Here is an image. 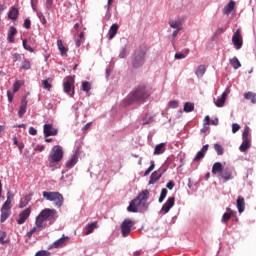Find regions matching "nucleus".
Listing matches in <instances>:
<instances>
[{
	"label": "nucleus",
	"mask_w": 256,
	"mask_h": 256,
	"mask_svg": "<svg viewBox=\"0 0 256 256\" xmlns=\"http://www.w3.org/2000/svg\"><path fill=\"white\" fill-rule=\"evenodd\" d=\"M44 228H45L44 225H41V224L39 225L38 221L36 220L35 227L27 233V237L31 238L34 233L40 232Z\"/></svg>",
	"instance_id": "a211bd4d"
},
{
	"label": "nucleus",
	"mask_w": 256,
	"mask_h": 256,
	"mask_svg": "<svg viewBox=\"0 0 256 256\" xmlns=\"http://www.w3.org/2000/svg\"><path fill=\"white\" fill-rule=\"evenodd\" d=\"M97 228V223L95 222V223H92V224H88L87 226H86V235H90L91 233H93V231H94V229H96Z\"/></svg>",
	"instance_id": "4c0bfd02"
},
{
	"label": "nucleus",
	"mask_w": 256,
	"mask_h": 256,
	"mask_svg": "<svg viewBox=\"0 0 256 256\" xmlns=\"http://www.w3.org/2000/svg\"><path fill=\"white\" fill-rule=\"evenodd\" d=\"M214 150L218 156H222L224 154V147L219 143L214 144Z\"/></svg>",
	"instance_id": "c9c22d12"
},
{
	"label": "nucleus",
	"mask_w": 256,
	"mask_h": 256,
	"mask_svg": "<svg viewBox=\"0 0 256 256\" xmlns=\"http://www.w3.org/2000/svg\"><path fill=\"white\" fill-rule=\"evenodd\" d=\"M150 164H151V166L149 167V169L146 172H144L145 177L148 176L155 168L154 160H151Z\"/></svg>",
	"instance_id": "49530a36"
},
{
	"label": "nucleus",
	"mask_w": 256,
	"mask_h": 256,
	"mask_svg": "<svg viewBox=\"0 0 256 256\" xmlns=\"http://www.w3.org/2000/svg\"><path fill=\"white\" fill-rule=\"evenodd\" d=\"M22 86V82L20 80H16L15 83L13 84V92L17 93Z\"/></svg>",
	"instance_id": "a19ab883"
},
{
	"label": "nucleus",
	"mask_w": 256,
	"mask_h": 256,
	"mask_svg": "<svg viewBox=\"0 0 256 256\" xmlns=\"http://www.w3.org/2000/svg\"><path fill=\"white\" fill-rule=\"evenodd\" d=\"M175 59L176 60L185 59V54H183V53H176L175 54Z\"/></svg>",
	"instance_id": "bf43d9fd"
},
{
	"label": "nucleus",
	"mask_w": 256,
	"mask_h": 256,
	"mask_svg": "<svg viewBox=\"0 0 256 256\" xmlns=\"http://www.w3.org/2000/svg\"><path fill=\"white\" fill-rule=\"evenodd\" d=\"M77 162H78V156H77V154H74L73 156H71L70 160H68V162H66V167L68 169H71L76 165Z\"/></svg>",
	"instance_id": "bb28decb"
},
{
	"label": "nucleus",
	"mask_w": 256,
	"mask_h": 256,
	"mask_svg": "<svg viewBox=\"0 0 256 256\" xmlns=\"http://www.w3.org/2000/svg\"><path fill=\"white\" fill-rule=\"evenodd\" d=\"M174 203H175L174 196L168 198L167 202L163 205L161 209V213L167 214L171 210V208L174 206Z\"/></svg>",
	"instance_id": "f8f14e48"
},
{
	"label": "nucleus",
	"mask_w": 256,
	"mask_h": 256,
	"mask_svg": "<svg viewBox=\"0 0 256 256\" xmlns=\"http://www.w3.org/2000/svg\"><path fill=\"white\" fill-rule=\"evenodd\" d=\"M169 25L172 29L181 31L182 30V21L180 19L169 20Z\"/></svg>",
	"instance_id": "dca6fc26"
},
{
	"label": "nucleus",
	"mask_w": 256,
	"mask_h": 256,
	"mask_svg": "<svg viewBox=\"0 0 256 256\" xmlns=\"http://www.w3.org/2000/svg\"><path fill=\"white\" fill-rule=\"evenodd\" d=\"M21 69L28 71L31 69V62L28 59H24L21 63Z\"/></svg>",
	"instance_id": "f704fd0d"
},
{
	"label": "nucleus",
	"mask_w": 256,
	"mask_h": 256,
	"mask_svg": "<svg viewBox=\"0 0 256 256\" xmlns=\"http://www.w3.org/2000/svg\"><path fill=\"white\" fill-rule=\"evenodd\" d=\"M12 59H13V62H20L22 59L21 54L14 53Z\"/></svg>",
	"instance_id": "8fccbe9b"
},
{
	"label": "nucleus",
	"mask_w": 256,
	"mask_h": 256,
	"mask_svg": "<svg viewBox=\"0 0 256 256\" xmlns=\"http://www.w3.org/2000/svg\"><path fill=\"white\" fill-rule=\"evenodd\" d=\"M166 144L165 143H160V144H157L156 147H155V150H154V155H161L165 152L166 150Z\"/></svg>",
	"instance_id": "b1692460"
},
{
	"label": "nucleus",
	"mask_w": 256,
	"mask_h": 256,
	"mask_svg": "<svg viewBox=\"0 0 256 256\" xmlns=\"http://www.w3.org/2000/svg\"><path fill=\"white\" fill-rule=\"evenodd\" d=\"M27 104H28V101H27V97L26 96H23L22 97V100H21V107H27Z\"/></svg>",
	"instance_id": "6e6d98bb"
},
{
	"label": "nucleus",
	"mask_w": 256,
	"mask_h": 256,
	"mask_svg": "<svg viewBox=\"0 0 256 256\" xmlns=\"http://www.w3.org/2000/svg\"><path fill=\"white\" fill-rule=\"evenodd\" d=\"M236 215H237V212H231V214H228L227 212H225V214H223L222 216V223L224 224L228 223L231 217H236Z\"/></svg>",
	"instance_id": "2f4dec72"
},
{
	"label": "nucleus",
	"mask_w": 256,
	"mask_h": 256,
	"mask_svg": "<svg viewBox=\"0 0 256 256\" xmlns=\"http://www.w3.org/2000/svg\"><path fill=\"white\" fill-rule=\"evenodd\" d=\"M22 44H23V47H24L25 50L29 51L30 53H33L34 49L30 45L27 44L26 39H24L22 41Z\"/></svg>",
	"instance_id": "de8ad7c7"
},
{
	"label": "nucleus",
	"mask_w": 256,
	"mask_h": 256,
	"mask_svg": "<svg viewBox=\"0 0 256 256\" xmlns=\"http://www.w3.org/2000/svg\"><path fill=\"white\" fill-rule=\"evenodd\" d=\"M169 106H170V108H172V109L178 108V101H177V100H172V101H170V102H169Z\"/></svg>",
	"instance_id": "603ef678"
},
{
	"label": "nucleus",
	"mask_w": 256,
	"mask_h": 256,
	"mask_svg": "<svg viewBox=\"0 0 256 256\" xmlns=\"http://www.w3.org/2000/svg\"><path fill=\"white\" fill-rule=\"evenodd\" d=\"M150 192L149 190H143L138 194L137 198H134V200H131L127 211L130 213H137L138 207L143 206L146 207V201L149 199Z\"/></svg>",
	"instance_id": "7ed1b4c3"
},
{
	"label": "nucleus",
	"mask_w": 256,
	"mask_h": 256,
	"mask_svg": "<svg viewBox=\"0 0 256 256\" xmlns=\"http://www.w3.org/2000/svg\"><path fill=\"white\" fill-rule=\"evenodd\" d=\"M7 95H8L9 103H12V101H13V94L10 91H7Z\"/></svg>",
	"instance_id": "0e129e2a"
},
{
	"label": "nucleus",
	"mask_w": 256,
	"mask_h": 256,
	"mask_svg": "<svg viewBox=\"0 0 256 256\" xmlns=\"http://www.w3.org/2000/svg\"><path fill=\"white\" fill-rule=\"evenodd\" d=\"M230 64L233 66L235 70L239 69L241 67V63L237 57H233L230 60Z\"/></svg>",
	"instance_id": "72a5a7b5"
},
{
	"label": "nucleus",
	"mask_w": 256,
	"mask_h": 256,
	"mask_svg": "<svg viewBox=\"0 0 256 256\" xmlns=\"http://www.w3.org/2000/svg\"><path fill=\"white\" fill-rule=\"evenodd\" d=\"M133 226H134V223L130 219L124 220V222L121 225V231H122L123 237H127L130 234Z\"/></svg>",
	"instance_id": "1a4fd4ad"
},
{
	"label": "nucleus",
	"mask_w": 256,
	"mask_h": 256,
	"mask_svg": "<svg viewBox=\"0 0 256 256\" xmlns=\"http://www.w3.org/2000/svg\"><path fill=\"white\" fill-rule=\"evenodd\" d=\"M174 186H175V184H174V182H172V181L168 182V184H167V188H168L169 190H172V189L174 188Z\"/></svg>",
	"instance_id": "69168bd1"
},
{
	"label": "nucleus",
	"mask_w": 256,
	"mask_h": 256,
	"mask_svg": "<svg viewBox=\"0 0 256 256\" xmlns=\"http://www.w3.org/2000/svg\"><path fill=\"white\" fill-rule=\"evenodd\" d=\"M251 147V139H243V142L240 146L241 152H246Z\"/></svg>",
	"instance_id": "c85d7f7f"
},
{
	"label": "nucleus",
	"mask_w": 256,
	"mask_h": 256,
	"mask_svg": "<svg viewBox=\"0 0 256 256\" xmlns=\"http://www.w3.org/2000/svg\"><path fill=\"white\" fill-rule=\"evenodd\" d=\"M167 193H168V190H166V188H162L161 195H160V198H159V203H162L164 201V199L167 196Z\"/></svg>",
	"instance_id": "c03bdc74"
},
{
	"label": "nucleus",
	"mask_w": 256,
	"mask_h": 256,
	"mask_svg": "<svg viewBox=\"0 0 256 256\" xmlns=\"http://www.w3.org/2000/svg\"><path fill=\"white\" fill-rule=\"evenodd\" d=\"M237 208L240 214H242L245 211V198H243V196H238Z\"/></svg>",
	"instance_id": "f3484780"
},
{
	"label": "nucleus",
	"mask_w": 256,
	"mask_h": 256,
	"mask_svg": "<svg viewBox=\"0 0 256 256\" xmlns=\"http://www.w3.org/2000/svg\"><path fill=\"white\" fill-rule=\"evenodd\" d=\"M42 195L47 201L54 202V205L58 208L64 204V196L60 192H42Z\"/></svg>",
	"instance_id": "39448f33"
},
{
	"label": "nucleus",
	"mask_w": 256,
	"mask_h": 256,
	"mask_svg": "<svg viewBox=\"0 0 256 256\" xmlns=\"http://www.w3.org/2000/svg\"><path fill=\"white\" fill-rule=\"evenodd\" d=\"M235 5H236L235 1L231 0V1L229 2V4L225 6V8H224V14H225V15L231 14L232 11L235 9Z\"/></svg>",
	"instance_id": "a878e982"
},
{
	"label": "nucleus",
	"mask_w": 256,
	"mask_h": 256,
	"mask_svg": "<svg viewBox=\"0 0 256 256\" xmlns=\"http://www.w3.org/2000/svg\"><path fill=\"white\" fill-rule=\"evenodd\" d=\"M17 34V29L14 26H10L7 36L9 43H14V36Z\"/></svg>",
	"instance_id": "aec40b11"
},
{
	"label": "nucleus",
	"mask_w": 256,
	"mask_h": 256,
	"mask_svg": "<svg viewBox=\"0 0 256 256\" xmlns=\"http://www.w3.org/2000/svg\"><path fill=\"white\" fill-rule=\"evenodd\" d=\"M118 30H119L118 24H117V23H114V24L110 27V30H109V32H108V39H109V40H112V39L116 36Z\"/></svg>",
	"instance_id": "6ab92c4d"
},
{
	"label": "nucleus",
	"mask_w": 256,
	"mask_h": 256,
	"mask_svg": "<svg viewBox=\"0 0 256 256\" xmlns=\"http://www.w3.org/2000/svg\"><path fill=\"white\" fill-rule=\"evenodd\" d=\"M23 27L27 30H29L31 28V20L29 18H26L24 23H23Z\"/></svg>",
	"instance_id": "09e8293b"
},
{
	"label": "nucleus",
	"mask_w": 256,
	"mask_h": 256,
	"mask_svg": "<svg viewBox=\"0 0 256 256\" xmlns=\"http://www.w3.org/2000/svg\"><path fill=\"white\" fill-rule=\"evenodd\" d=\"M205 126H209V123H210V117H209V115H207L206 117H205Z\"/></svg>",
	"instance_id": "774afa93"
},
{
	"label": "nucleus",
	"mask_w": 256,
	"mask_h": 256,
	"mask_svg": "<svg viewBox=\"0 0 256 256\" xmlns=\"http://www.w3.org/2000/svg\"><path fill=\"white\" fill-rule=\"evenodd\" d=\"M205 72H206V67H205V65H200V66L197 68V70H196V75H197L198 77H203V75L205 74Z\"/></svg>",
	"instance_id": "ea45409f"
},
{
	"label": "nucleus",
	"mask_w": 256,
	"mask_h": 256,
	"mask_svg": "<svg viewBox=\"0 0 256 256\" xmlns=\"http://www.w3.org/2000/svg\"><path fill=\"white\" fill-rule=\"evenodd\" d=\"M5 237H6L5 232L0 231V244L1 245H4L7 243V241H4Z\"/></svg>",
	"instance_id": "3c124183"
},
{
	"label": "nucleus",
	"mask_w": 256,
	"mask_h": 256,
	"mask_svg": "<svg viewBox=\"0 0 256 256\" xmlns=\"http://www.w3.org/2000/svg\"><path fill=\"white\" fill-rule=\"evenodd\" d=\"M162 177V174H159L157 170L154 171L153 174H151L150 180H149V184L153 185L154 183H156L157 181H159V179Z\"/></svg>",
	"instance_id": "cd10ccee"
},
{
	"label": "nucleus",
	"mask_w": 256,
	"mask_h": 256,
	"mask_svg": "<svg viewBox=\"0 0 256 256\" xmlns=\"http://www.w3.org/2000/svg\"><path fill=\"white\" fill-rule=\"evenodd\" d=\"M30 200V196H23L20 200L19 208L23 209L24 207H26Z\"/></svg>",
	"instance_id": "473e14b6"
},
{
	"label": "nucleus",
	"mask_w": 256,
	"mask_h": 256,
	"mask_svg": "<svg viewBox=\"0 0 256 256\" xmlns=\"http://www.w3.org/2000/svg\"><path fill=\"white\" fill-rule=\"evenodd\" d=\"M240 130V125L238 123H233L232 125V131L233 133H237Z\"/></svg>",
	"instance_id": "864d4df0"
},
{
	"label": "nucleus",
	"mask_w": 256,
	"mask_h": 256,
	"mask_svg": "<svg viewBox=\"0 0 256 256\" xmlns=\"http://www.w3.org/2000/svg\"><path fill=\"white\" fill-rule=\"evenodd\" d=\"M29 134L32 136H36L37 135V130L34 127H29Z\"/></svg>",
	"instance_id": "13d9d810"
},
{
	"label": "nucleus",
	"mask_w": 256,
	"mask_h": 256,
	"mask_svg": "<svg viewBox=\"0 0 256 256\" xmlns=\"http://www.w3.org/2000/svg\"><path fill=\"white\" fill-rule=\"evenodd\" d=\"M43 131L46 138L50 136H56L58 133V130L54 128L52 124H44Z\"/></svg>",
	"instance_id": "9b49d317"
},
{
	"label": "nucleus",
	"mask_w": 256,
	"mask_h": 256,
	"mask_svg": "<svg viewBox=\"0 0 256 256\" xmlns=\"http://www.w3.org/2000/svg\"><path fill=\"white\" fill-rule=\"evenodd\" d=\"M209 148V144H206L203 146V148L198 151V153L196 154V157L194 158V162H199L201 159H203L208 151Z\"/></svg>",
	"instance_id": "2eb2a0df"
},
{
	"label": "nucleus",
	"mask_w": 256,
	"mask_h": 256,
	"mask_svg": "<svg viewBox=\"0 0 256 256\" xmlns=\"http://www.w3.org/2000/svg\"><path fill=\"white\" fill-rule=\"evenodd\" d=\"M74 83L75 80L72 76H67L64 78L63 81V90L66 94L70 95L71 97L74 96Z\"/></svg>",
	"instance_id": "0eeeda50"
},
{
	"label": "nucleus",
	"mask_w": 256,
	"mask_h": 256,
	"mask_svg": "<svg viewBox=\"0 0 256 256\" xmlns=\"http://www.w3.org/2000/svg\"><path fill=\"white\" fill-rule=\"evenodd\" d=\"M246 100H251L252 104H256V93L249 91L244 94Z\"/></svg>",
	"instance_id": "c756f323"
},
{
	"label": "nucleus",
	"mask_w": 256,
	"mask_h": 256,
	"mask_svg": "<svg viewBox=\"0 0 256 256\" xmlns=\"http://www.w3.org/2000/svg\"><path fill=\"white\" fill-rule=\"evenodd\" d=\"M50 253L47 251H39L35 254V256H49Z\"/></svg>",
	"instance_id": "4d7b16f0"
},
{
	"label": "nucleus",
	"mask_w": 256,
	"mask_h": 256,
	"mask_svg": "<svg viewBox=\"0 0 256 256\" xmlns=\"http://www.w3.org/2000/svg\"><path fill=\"white\" fill-rule=\"evenodd\" d=\"M18 15H19V11L16 7H11L9 12H8V18L10 20H17L18 18Z\"/></svg>",
	"instance_id": "412c9836"
},
{
	"label": "nucleus",
	"mask_w": 256,
	"mask_h": 256,
	"mask_svg": "<svg viewBox=\"0 0 256 256\" xmlns=\"http://www.w3.org/2000/svg\"><path fill=\"white\" fill-rule=\"evenodd\" d=\"M13 198H14L13 194H11V192H7V200L4 202L3 205L11 206Z\"/></svg>",
	"instance_id": "79ce46f5"
},
{
	"label": "nucleus",
	"mask_w": 256,
	"mask_h": 256,
	"mask_svg": "<svg viewBox=\"0 0 256 256\" xmlns=\"http://www.w3.org/2000/svg\"><path fill=\"white\" fill-rule=\"evenodd\" d=\"M11 208L12 206L3 204L1 208V216H0L1 223H4L9 218V216L11 215Z\"/></svg>",
	"instance_id": "9d476101"
},
{
	"label": "nucleus",
	"mask_w": 256,
	"mask_h": 256,
	"mask_svg": "<svg viewBox=\"0 0 256 256\" xmlns=\"http://www.w3.org/2000/svg\"><path fill=\"white\" fill-rule=\"evenodd\" d=\"M69 240L68 237H62L61 239L57 240L56 242L53 243V247L54 248H60L63 247L64 245H66L67 241Z\"/></svg>",
	"instance_id": "393cba45"
},
{
	"label": "nucleus",
	"mask_w": 256,
	"mask_h": 256,
	"mask_svg": "<svg viewBox=\"0 0 256 256\" xmlns=\"http://www.w3.org/2000/svg\"><path fill=\"white\" fill-rule=\"evenodd\" d=\"M44 149H45L44 145H37L36 148H35V150L38 151V152H42V151H44Z\"/></svg>",
	"instance_id": "e2e57ef3"
},
{
	"label": "nucleus",
	"mask_w": 256,
	"mask_h": 256,
	"mask_svg": "<svg viewBox=\"0 0 256 256\" xmlns=\"http://www.w3.org/2000/svg\"><path fill=\"white\" fill-rule=\"evenodd\" d=\"M126 55H127V53H126V48H123L122 51H121L120 54H119V57L123 59V58L126 57Z\"/></svg>",
	"instance_id": "680f3d73"
},
{
	"label": "nucleus",
	"mask_w": 256,
	"mask_h": 256,
	"mask_svg": "<svg viewBox=\"0 0 256 256\" xmlns=\"http://www.w3.org/2000/svg\"><path fill=\"white\" fill-rule=\"evenodd\" d=\"M194 111V104L191 102H186L184 105V112L190 113Z\"/></svg>",
	"instance_id": "58836bf2"
},
{
	"label": "nucleus",
	"mask_w": 256,
	"mask_h": 256,
	"mask_svg": "<svg viewBox=\"0 0 256 256\" xmlns=\"http://www.w3.org/2000/svg\"><path fill=\"white\" fill-rule=\"evenodd\" d=\"M232 42L236 50H240L243 47V37L240 28L233 34Z\"/></svg>",
	"instance_id": "6e6552de"
},
{
	"label": "nucleus",
	"mask_w": 256,
	"mask_h": 256,
	"mask_svg": "<svg viewBox=\"0 0 256 256\" xmlns=\"http://www.w3.org/2000/svg\"><path fill=\"white\" fill-rule=\"evenodd\" d=\"M57 47L61 52V55H66L68 48L63 45V41L61 39H57Z\"/></svg>",
	"instance_id": "7c9ffc66"
},
{
	"label": "nucleus",
	"mask_w": 256,
	"mask_h": 256,
	"mask_svg": "<svg viewBox=\"0 0 256 256\" xmlns=\"http://www.w3.org/2000/svg\"><path fill=\"white\" fill-rule=\"evenodd\" d=\"M223 170H224V168H223L221 162H215V164L213 165V168H212V173L214 175H216V174L221 175Z\"/></svg>",
	"instance_id": "5701e85b"
},
{
	"label": "nucleus",
	"mask_w": 256,
	"mask_h": 256,
	"mask_svg": "<svg viewBox=\"0 0 256 256\" xmlns=\"http://www.w3.org/2000/svg\"><path fill=\"white\" fill-rule=\"evenodd\" d=\"M151 95L150 90L145 85L138 86L131 95L126 99L125 104L131 105L135 102L144 103Z\"/></svg>",
	"instance_id": "f257e3e1"
},
{
	"label": "nucleus",
	"mask_w": 256,
	"mask_h": 256,
	"mask_svg": "<svg viewBox=\"0 0 256 256\" xmlns=\"http://www.w3.org/2000/svg\"><path fill=\"white\" fill-rule=\"evenodd\" d=\"M81 89L82 91L86 92L87 94L90 92L91 90V84L89 81H83L82 85H81Z\"/></svg>",
	"instance_id": "e433bc0d"
},
{
	"label": "nucleus",
	"mask_w": 256,
	"mask_h": 256,
	"mask_svg": "<svg viewBox=\"0 0 256 256\" xmlns=\"http://www.w3.org/2000/svg\"><path fill=\"white\" fill-rule=\"evenodd\" d=\"M220 177L225 181L233 179V170L232 168H223V171L220 174Z\"/></svg>",
	"instance_id": "4468645a"
},
{
	"label": "nucleus",
	"mask_w": 256,
	"mask_h": 256,
	"mask_svg": "<svg viewBox=\"0 0 256 256\" xmlns=\"http://www.w3.org/2000/svg\"><path fill=\"white\" fill-rule=\"evenodd\" d=\"M52 5H53V0H46V7L47 9H51L52 8Z\"/></svg>",
	"instance_id": "052dcab7"
},
{
	"label": "nucleus",
	"mask_w": 256,
	"mask_h": 256,
	"mask_svg": "<svg viewBox=\"0 0 256 256\" xmlns=\"http://www.w3.org/2000/svg\"><path fill=\"white\" fill-rule=\"evenodd\" d=\"M146 47H140L134 52V56L132 58V67L134 69H139L145 63L146 57Z\"/></svg>",
	"instance_id": "20e7f679"
},
{
	"label": "nucleus",
	"mask_w": 256,
	"mask_h": 256,
	"mask_svg": "<svg viewBox=\"0 0 256 256\" xmlns=\"http://www.w3.org/2000/svg\"><path fill=\"white\" fill-rule=\"evenodd\" d=\"M152 118H149L148 120H146V119H144L143 120V125H148V124H150L151 122H152Z\"/></svg>",
	"instance_id": "338daca9"
},
{
	"label": "nucleus",
	"mask_w": 256,
	"mask_h": 256,
	"mask_svg": "<svg viewBox=\"0 0 256 256\" xmlns=\"http://www.w3.org/2000/svg\"><path fill=\"white\" fill-rule=\"evenodd\" d=\"M64 155V151L62 146L55 145L53 146L51 153L48 156V167L52 170L60 168L59 163L62 161Z\"/></svg>",
	"instance_id": "f03ea898"
},
{
	"label": "nucleus",
	"mask_w": 256,
	"mask_h": 256,
	"mask_svg": "<svg viewBox=\"0 0 256 256\" xmlns=\"http://www.w3.org/2000/svg\"><path fill=\"white\" fill-rule=\"evenodd\" d=\"M227 98V93L223 92L221 96L215 101V105L219 108L223 107Z\"/></svg>",
	"instance_id": "4be33fe9"
},
{
	"label": "nucleus",
	"mask_w": 256,
	"mask_h": 256,
	"mask_svg": "<svg viewBox=\"0 0 256 256\" xmlns=\"http://www.w3.org/2000/svg\"><path fill=\"white\" fill-rule=\"evenodd\" d=\"M31 214V210L30 208H26L25 210H23L22 212H20L19 214V219L17 220V223L19 225H22L25 223V221L28 219V217Z\"/></svg>",
	"instance_id": "ddd939ff"
},
{
	"label": "nucleus",
	"mask_w": 256,
	"mask_h": 256,
	"mask_svg": "<svg viewBox=\"0 0 256 256\" xmlns=\"http://www.w3.org/2000/svg\"><path fill=\"white\" fill-rule=\"evenodd\" d=\"M249 136H250V127L245 126V130L243 132V140L251 139Z\"/></svg>",
	"instance_id": "37998d69"
},
{
	"label": "nucleus",
	"mask_w": 256,
	"mask_h": 256,
	"mask_svg": "<svg viewBox=\"0 0 256 256\" xmlns=\"http://www.w3.org/2000/svg\"><path fill=\"white\" fill-rule=\"evenodd\" d=\"M56 213V210H54L53 208H44L43 210H41L40 214L36 218L37 224L39 226L43 225L45 221L53 219Z\"/></svg>",
	"instance_id": "423d86ee"
},
{
	"label": "nucleus",
	"mask_w": 256,
	"mask_h": 256,
	"mask_svg": "<svg viewBox=\"0 0 256 256\" xmlns=\"http://www.w3.org/2000/svg\"><path fill=\"white\" fill-rule=\"evenodd\" d=\"M26 113V107L20 106L18 115L21 118Z\"/></svg>",
	"instance_id": "5fc2aeb1"
},
{
	"label": "nucleus",
	"mask_w": 256,
	"mask_h": 256,
	"mask_svg": "<svg viewBox=\"0 0 256 256\" xmlns=\"http://www.w3.org/2000/svg\"><path fill=\"white\" fill-rule=\"evenodd\" d=\"M42 85L43 88L48 91H50V89L52 88V84L47 79L42 80Z\"/></svg>",
	"instance_id": "a18cd8bd"
}]
</instances>
